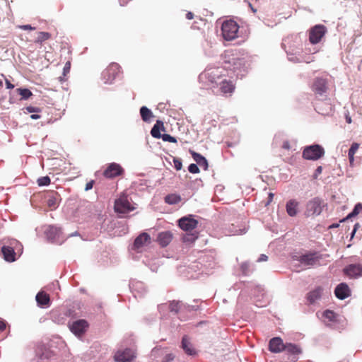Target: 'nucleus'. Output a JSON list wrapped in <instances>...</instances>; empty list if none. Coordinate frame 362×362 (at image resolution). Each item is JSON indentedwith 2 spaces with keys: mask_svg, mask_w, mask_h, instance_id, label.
<instances>
[{
  "mask_svg": "<svg viewBox=\"0 0 362 362\" xmlns=\"http://www.w3.org/2000/svg\"><path fill=\"white\" fill-rule=\"evenodd\" d=\"M226 68L236 72L237 76H243L242 72L246 71L247 66L244 58H232Z\"/></svg>",
  "mask_w": 362,
  "mask_h": 362,
  "instance_id": "7",
  "label": "nucleus"
},
{
  "mask_svg": "<svg viewBox=\"0 0 362 362\" xmlns=\"http://www.w3.org/2000/svg\"><path fill=\"white\" fill-rule=\"evenodd\" d=\"M45 233L47 238L52 243L60 245L64 241V237L62 236V232L60 228L49 226Z\"/></svg>",
  "mask_w": 362,
  "mask_h": 362,
  "instance_id": "6",
  "label": "nucleus"
},
{
  "mask_svg": "<svg viewBox=\"0 0 362 362\" xmlns=\"http://www.w3.org/2000/svg\"><path fill=\"white\" fill-rule=\"evenodd\" d=\"M344 273L350 279H358L362 276V264H351L344 269Z\"/></svg>",
  "mask_w": 362,
  "mask_h": 362,
  "instance_id": "11",
  "label": "nucleus"
},
{
  "mask_svg": "<svg viewBox=\"0 0 362 362\" xmlns=\"http://www.w3.org/2000/svg\"><path fill=\"white\" fill-rule=\"evenodd\" d=\"M160 127L163 128V123L158 120L151 129V134L153 137L160 139L163 134H160Z\"/></svg>",
  "mask_w": 362,
  "mask_h": 362,
  "instance_id": "32",
  "label": "nucleus"
},
{
  "mask_svg": "<svg viewBox=\"0 0 362 362\" xmlns=\"http://www.w3.org/2000/svg\"><path fill=\"white\" fill-rule=\"evenodd\" d=\"M193 17H194V14L192 12H188L186 14V18L188 20H192L193 18Z\"/></svg>",
  "mask_w": 362,
  "mask_h": 362,
  "instance_id": "60",
  "label": "nucleus"
},
{
  "mask_svg": "<svg viewBox=\"0 0 362 362\" xmlns=\"http://www.w3.org/2000/svg\"><path fill=\"white\" fill-rule=\"evenodd\" d=\"M119 73V66L116 63L111 64L102 74L105 83H112Z\"/></svg>",
  "mask_w": 362,
  "mask_h": 362,
  "instance_id": "8",
  "label": "nucleus"
},
{
  "mask_svg": "<svg viewBox=\"0 0 362 362\" xmlns=\"http://www.w3.org/2000/svg\"><path fill=\"white\" fill-rule=\"evenodd\" d=\"M362 210V204L358 203L355 205L353 211L345 218L340 221V222H344L346 219H349L354 216H356L359 214V212Z\"/></svg>",
  "mask_w": 362,
  "mask_h": 362,
  "instance_id": "34",
  "label": "nucleus"
},
{
  "mask_svg": "<svg viewBox=\"0 0 362 362\" xmlns=\"http://www.w3.org/2000/svg\"><path fill=\"white\" fill-rule=\"evenodd\" d=\"M267 259H268V257L266 255L262 254L260 255V257L258 258L257 262H266L267 260Z\"/></svg>",
  "mask_w": 362,
  "mask_h": 362,
  "instance_id": "52",
  "label": "nucleus"
},
{
  "mask_svg": "<svg viewBox=\"0 0 362 362\" xmlns=\"http://www.w3.org/2000/svg\"><path fill=\"white\" fill-rule=\"evenodd\" d=\"M325 154L324 148L318 145L314 144L305 147L303 151V157L306 160H317Z\"/></svg>",
  "mask_w": 362,
  "mask_h": 362,
  "instance_id": "4",
  "label": "nucleus"
},
{
  "mask_svg": "<svg viewBox=\"0 0 362 362\" xmlns=\"http://www.w3.org/2000/svg\"><path fill=\"white\" fill-rule=\"evenodd\" d=\"M70 71V62H67L66 63L64 69H63V71H64V74L66 75V73H69Z\"/></svg>",
  "mask_w": 362,
  "mask_h": 362,
  "instance_id": "51",
  "label": "nucleus"
},
{
  "mask_svg": "<svg viewBox=\"0 0 362 362\" xmlns=\"http://www.w3.org/2000/svg\"><path fill=\"white\" fill-rule=\"evenodd\" d=\"M321 294L322 288L320 287H318L308 293V300L310 303H314L318 299H320Z\"/></svg>",
  "mask_w": 362,
  "mask_h": 362,
  "instance_id": "30",
  "label": "nucleus"
},
{
  "mask_svg": "<svg viewBox=\"0 0 362 362\" xmlns=\"http://www.w3.org/2000/svg\"><path fill=\"white\" fill-rule=\"evenodd\" d=\"M322 166H318L316 170H315V174H314V177H317L320 174L322 173Z\"/></svg>",
  "mask_w": 362,
  "mask_h": 362,
  "instance_id": "53",
  "label": "nucleus"
},
{
  "mask_svg": "<svg viewBox=\"0 0 362 362\" xmlns=\"http://www.w3.org/2000/svg\"><path fill=\"white\" fill-rule=\"evenodd\" d=\"M324 206L323 200L319 197H315L306 204L305 215L306 216H319L322 213Z\"/></svg>",
  "mask_w": 362,
  "mask_h": 362,
  "instance_id": "3",
  "label": "nucleus"
},
{
  "mask_svg": "<svg viewBox=\"0 0 362 362\" xmlns=\"http://www.w3.org/2000/svg\"><path fill=\"white\" fill-rule=\"evenodd\" d=\"M250 264L248 262H244L241 264V269L243 273L245 275H248L250 273L249 271Z\"/></svg>",
  "mask_w": 362,
  "mask_h": 362,
  "instance_id": "44",
  "label": "nucleus"
},
{
  "mask_svg": "<svg viewBox=\"0 0 362 362\" xmlns=\"http://www.w3.org/2000/svg\"><path fill=\"white\" fill-rule=\"evenodd\" d=\"M334 293L337 298L344 300L350 296L351 291L346 284L341 283L336 287Z\"/></svg>",
  "mask_w": 362,
  "mask_h": 362,
  "instance_id": "19",
  "label": "nucleus"
},
{
  "mask_svg": "<svg viewBox=\"0 0 362 362\" xmlns=\"http://www.w3.org/2000/svg\"><path fill=\"white\" fill-rule=\"evenodd\" d=\"M327 28L323 25H316L310 30L309 40L312 44H317L320 42L322 37L325 35Z\"/></svg>",
  "mask_w": 362,
  "mask_h": 362,
  "instance_id": "9",
  "label": "nucleus"
},
{
  "mask_svg": "<svg viewBox=\"0 0 362 362\" xmlns=\"http://www.w3.org/2000/svg\"><path fill=\"white\" fill-rule=\"evenodd\" d=\"M151 237L146 233H142L139 236L136 238L134 240L133 246L132 247V250H134L137 252H141L142 248L150 243Z\"/></svg>",
  "mask_w": 362,
  "mask_h": 362,
  "instance_id": "13",
  "label": "nucleus"
},
{
  "mask_svg": "<svg viewBox=\"0 0 362 362\" xmlns=\"http://www.w3.org/2000/svg\"><path fill=\"white\" fill-rule=\"evenodd\" d=\"M88 327V323L84 320H78L74 321L72 324L69 325L70 330L73 332L76 336H81L83 334L86 328Z\"/></svg>",
  "mask_w": 362,
  "mask_h": 362,
  "instance_id": "16",
  "label": "nucleus"
},
{
  "mask_svg": "<svg viewBox=\"0 0 362 362\" xmlns=\"http://www.w3.org/2000/svg\"><path fill=\"white\" fill-rule=\"evenodd\" d=\"M129 287L133 292H136L138 294L143 295L146 292V288L142 282L132 281L129 284Z\"/></svg>",
  "mask_w": 362,
  "mask_h": 362,
  "instance_id": "29",
  "label": "nucleus"
},
{
  "mask_svg": "<svg viewBox=\"0 0 362 362\" xmlns=\"http://www.w3.org/2000/svg\"><path fill=\"white\" fill-rule=\"evenodd\" d=\"M284 350L291 354H298L300 352L298 347L293 344H286L284 345Z\"/></svg>",
  "mask_w": 362,
  "mask_h": 362,
  "instance_id": "36",
  "label": "nucleus"
},
{
  "mask_svg": "<svg viewBox=\"0 0 362 362\" xmlns=\"http://www.w3.org/2000/svg\"><path fill=\"white\" fill-rule=\"evenodd\" d=\"M59 195L57 192H50L47 196V204L49 207L55 209L58 206Z\"/></svg>",
  "mask_w": 362,
  "mask_h": 362,
  "instance_id": "28",
  "label": "nucleus"
},
{
  "mask_svg": "<svg viewBox=\"0 0 362 362\" xmlns=\"http://www.w3.org/2000/svg\"><path fill=\"white\" fill-rule=\"evenodd\" d=\"M158 242L161 247H166L173 240V233L170 231H163L158 234Z\"/></svg>",
  "mask_w": 362,
  "mask_h": 362,
  "instance_id": "23",
  "label": "nucleus"
},
{
  "mask_svg": "<svg viewBox=\"0 0 362 362\" xmlns=\"http://www.w3.org/2000/svg\"><path fill=\"white\" fill-rule=\"evenodd\" d=\"M235 89V86L232 82L228 81L226 78H222L218 83V87L213 89L216 94L232 93Z\"/></svg>",
  "mask_w": 362,
  "mask_h": 362,
  "instance_id": "10",
  "label": "nucleus"
},
{
  "mask_svg": "<svg viewBox=\"0 0 362 362\" xmlns=\"http://www.w3.org/2000/svg\"><path fill=\"white\" fill-rule=\"evenodd\" d=\"M246 233V229L244 228L243 229H235L230 231V235H241Z\"/></svg>",
  "mask_w": 362,
  "mask_h": 362,
  "instance_id": "46",
  "label": "nucleus"
},
{
  "mask_svg": "<svg viewBox=\"0 0 362 362\" xmlns=\"http://www.w3.org/2000/svg\"><path fill=\"white\" fill-rule=\"evenodd\" d=\"M358 148H359V144H358L353 143L352 145L351 146L349 150V153H351V154L355 155V153L357 151V150L358 149Z\"/></svg>",
  "mask_w": 362,
  "mask_h": 362,
  "instance_id": "45",
  "label": "nucleus"
},
{
  "mask_svg": "<svg viewBox=\"0 0 362 362\" xmlns=\"http://www.w3.org/2000/svg\"><path fill=\"white\" fill-rule=\"evenodd\" d=\"M188 170L191 173H199V168L197 164L192 163L188 167Z\"/></svg>",
  "mask_w": 362,
  "mask_h": 362,
  "instance_id": "42",
  "label": "nucleus"
},
{
  "mask_svg": "<svg viewBox=\"0 0 362 362\" xmlns=\"http://www.w3.org/2000/svg\"><path fill=\"white\" fill-rule=\"evenodd\" d=\"M192 156L193 159L196 161L197 165L203 168L205 170H207L208 161L205 157L196 152H192Z\"/></svg>",
  "mask_w": 362,
  "mask_h": 362,
  "instance_id": "27",
  "label": "nucleus"
},
{
  "mask_svg": "<svg viewBox=\"0 0 362 362\" xmlns=\"http://www.w3.org/2000/svg\"><path fill=\"white\" fill-rule=\"evenodd\" d=\"M284 345L281 338L274 337L269 341V349L272 353H279L284 350Z\"/></svg>",
  "mask_w": 362,
  "mask_h": 362,
  "instance_id": "21",
  "label": "nucleus"
},
{
  "mask_svg": "<svg viewBox=\"0 0 362 362\" xmlns=\"http://www.w3.org/2000/svg\"><path fill=\"white\" fill-rule=\"evenodd\" d=\"M17 92L21 95L22 99L26 100L30 98L33 93L28 88H18Z\"/></svg>",
  "mask_w": 362,
  "mask_h": 362,
  "instance_id": "37",
  "label": "nucleus"
},
{
  "mask_svg": "<svg viewBox=\"0 0 362 362\" xmlns=\"http://www.w3.org/2000/svg\"><path fill=\"white\" fill-rule=\"evenodd\" d=\"M18 28L20 29L24 30H33L35 29V28L32 27L30 25H19Z\"/></svg>",
  "mask_w": 362,
  "mask_h": 362,
  "instance_id": "49",
  "label": "nucleus"
},
{
  "mask_svg": "<svg viewBox=\"0 0 362 362\" xmlns=\"http://www.w3.org/2000/svg\"><path fill=\"white\" fill-rule=\"evenodd\" d=\"M26 110L28 112H38L40 111V109L38 107H33V106H28L26 107Z\"/></svg>",
  "mask_w": 362,
  "mask_h": 362,
  "instance_id": "48",
  "label": "nucleus"
},
{
  "mask_svg": "<svg viewBox=\"0 0 362 362\" xmlns=\"http://www.w3.org/2000/svg\"><path fill=\"white\" fill-rule=\"evenodd\" d=\"M160 138H162V139L164 141H168V142H172V143L177 142V139L175 137H173L168 134H163Z\"/></svg>",
  "mask_w": 362,
  "mask_h": 362,
  "instance_id": "41",
  "label": "nucleus"
},
{
  "mask_svg": "<svg viewBox=\"0 0 362 362\" xmlns=\"http://www.w3.org/2000/svg\"><path fill=\"white\" fill-rule=\"evenodd\" d=\"M174 359L173 354H168L162 362H171Z\"/></svg>",
  "mask_w": 362,
  "mask_h": 362,
  "instance_id": "50",
  "label": "nucleus"
},
{
  "mask_svg": "<svg viewBox=\"0 0 362 362\" xmlns=\"http://www.w3.org/2000/svg\"><path fill=\"white\" fill-rule=\"evenodd\" d=\"M135 209L134 206L129 202L128 197L125 195L115 200V210L117 213L127 214Z\"/></svg>",
  "mask_w": 362,
  "mask_h": 362,
  "instance_id": "5",
  "label": "nucleus"
},
{
  "mask_svg": "<svg viewBox=\"0 0 362 362\" xmlns=\"http://www.w3.org/2000/svg\"><path fill=\"white\" fill-rule=\"evenodd\" d=\"M93 181H90L86 183L85 190L88 191L93 188Z\"/></svg>",
  "mask_w": 362,
  "mask_h": 362,
  "instance_id": "54",
  "label": "nucleus"
},
{
  "mask_svg": "<svg viewBox=\"0 0 362 362\" xmlns=\"http://www.w3.org/2000/svg\"><path fill=\"white\" fill-rule=\"evenodd\" d=\"M198 224V222L194 218L189 217H182L178 221V226L181 229L185 231H190L194 229Z\"/></svg>",
  "mask_w": 362,
  "mask_h": 362,
  "instance_id": "15",
  "label": "nucleus"
},
{
  "mask_svg": "<svg viewBox=\"0 0 362 362\" xmlns=\"http://www.w3.org/2000/svg\"><path fill=\"white\" fill-rule=\"evenodd\" d=\"M239 25L233 20H227L223 22L221 25V34L225 40L230 41L238 37Z\"/></svg>",
  "mask_w": 362,
  "mask_h": 362,
  "instance_id": "2",
  "label": "nucleus"
},
{
  "mask_svg": "<svg viewBox=\"0 0 362 362\" xmlns=\"http://www.w3.org/2000/svg\"><path fill=\"white\" fill-rule=\"evenodd\" d=\"M322 317L324 322L328 323L334 321L336 315L333 311L327 310L323 313Z\"/></svg>",
  "mask_w": 362,
  "mask_h": 362,
  "instance_id": "33",
  "label": "nucleus"
},
{
  "mask_svg": "<svg viewBox=\"0 0 362 362\" xmlns=\"http://www.w3.org/2000/svg\"><path fill=\"white\" fill-rule=\"evenodd\" d=\"M273 197H274V194L272 192H269V197H268V201L265 204L266 206L269 205L272 202Z\"/></svg>",
  "mask_w": 362,
  "mask_h": 362,
  "instance_id": "56",
  "label": "nucleus"
},
{
  "mask_svg": "<svg viewBox=\"0 0 362 362\" xmlns=\"http://www.w3.org/2000/svg\"><path fill=\"white\" fill-rule=\"evenodd\" d=\"M350 164L352 165L354 161V155L348 153Z\"/></svg>",
  "mask_w": 362,
  "mask_h": 362,
  "instance_id": "59",
  "label": "nucleus"
},
{
  "mask_svg": "<svg viewBox=\"0 0 362 362\" xmlns=\"http://www.w3.org/2000/svg\"><path fill=\"white\" fill-rule=\"evenodd\" d=\"M288 59L289 61L291 62H300V60L298 57H297V56H296L295 54H288Z\"/></svg>",
  "mask_w": 362,
  "mask_h": 362,
  "instance_id": "47",
  "label": "nucleus"
},
{
  "mask_svg": "<svg viewBox=\"0 0 362 362\" xmlns=\"http://www.w3.org/2000/svg\"><path fill=\"white\" fill-rule=\"evenodd\" d=\"M181 200L180 196L177 194H168L165 197V202L168 204H176Z\"/></svg>",
  "mask_w": 362,
  "mask_h": 362,
  "instance_id": "35",
  "label": "nucleus"
},
{
  "mask_svg": "<svg viewBox=\"0 0 362 362\" xmlns=\"http://www.w3.org/2000/svg\"><path fill=\"white\" fill-rule=\"evenodd\" d=\"M339 226V223H333L332 225L329 226V228H338Z\"/></svg>",
  "mask_w": 362,
  "mask_h": 362,
  "instance_id": "62",
  "label": "nucleus"
},
{
  "mask_svg": "<svg viewBox=\"0 0 362 362\" xmlns=\"http://www.w3.org/2000/svg\"><path fill=\"white\" fill-rule=\"evenodd\" d=\"M37 182L39 186H47L50 183V178L48 176L41 177Z\"/></svg>",
  "mask_w": 362,
  "mask_h": 362,
  "instance_id": "39",
  "label": "nucleus"
},
{
  "mask_svg": "<svg viewBox=\"0 0 362 362\" xmlns=\"http://www.w3.org/2000/svg\"><path fill=\"white\" fill-rule=\"evenodd\" d=\"M119 2L122 6H124V4H126V2L124 1H122V0H119Z\"/></svg>",
  "mask_w": 362,
  "mask_h": 362,
  "instance_id": "64",
  "label": "nucleus"
},
{
  "mask_svg": "<svg viewBox=\"0 0 362 362\" xmlns=\"http://www.w3.org/2000/svg\"><path fill=\"white\" fill-rule=\"evenodd\" d=\"M313 89L315 93L319 95H322L327 90V82L325 79L317 78L315 79Z\"/></svg>",
  "mask_w": 362,
  "mask_h": 362,
  "instance_id": "20",
  "label": "nucleus"
},
{
  "mask_svg": "<svg viewBox=\"0 0 362 362\" xmlns=\"http://www.w3.org/2000/svg\"><path fill=\"white\" fill-rule=\"evenodd\" d=\"M299 202L296 199H291L287 202L286 210L289 216H296L298 213Z\"/></svg>",
  "mask_w": 362,
  "mask_h": 362,
  "instance_id": "22",
  "label": "nucleus"
},
{
  "mask_svg": "<svg viewBox=\"0 0 362 362\" xmlns=\"http://www.w3.org/2000/svg\"><path fill=\"white\" fill-rule=\"evenodd\" d=\"M346 122H347V123L350 124V123L351 122V117H350L349 116H348V115H347V116L346 117Z\"/></svg>",
  "mask_w": 362,
  "mask_h": 362,
  "instance_id": "63",
  "label": "nucleus"
},
{
  "mask_svg": "<svg viewBox=\"0 0 362 362\" xmlns=\"http://www.w3.org/2000/svg\"><path fill=\"white\" fill-rule=\"evenodd\" d=\"M223 69L220 67L208 68L199 75V79L214 89L218 87V83L223 78Z\"/></svg>",
  "mask_w": 362,
  "mask_h": 362,
  "instance_id": "1",
  "label": "nucleus"
},
{
  "mask_svg": "<svg viewBox=\"0 0 362 362\" xmlns=\"http://www.w3.org/2000/svg\"><path fill=\"white\" fill-rule=\"evenodd\" d=\"M6 88L8 89H12L14 88V85L12 84L8 80L6 79Z\"/></svg>",
  "mask_w": 362,
  "mask_h": 362,
  "instance_id": "57",
  "label": "nucleus"
},
{
  "mask_svg": "<svg viewBox=\"0 0 362 362\" xmlns=\"http://www.w3.org/2000/svg\"><path fill=\"white\" fill-rule=\"evenodd\" d=\"M50 34L47 32H40L38 33V37L35 40L37 43H42V42L48 40L50 37Z\"/></svg>",
  "mask_w": 362,
  "mask_h": 362,
  "instance_id": "38",
  "label": "nucleus"
},
{
  "mask_svg": "<svg viewBox=\"0 0 362 362\" xmlns=\"http://www.w3.org/2000/svg\"><path fill=\"white\" fill-rule=\"evenodd\" d=\"M135 357V352L131 349L119 350L115 355V360L117 362H130Z\"/></svg>",
  "mask_w": 362,
  "mask_h": 362,
  "instance_id": "12",
  "label": "nucleus"
},
{
  "mask_svg": "<svg viewBox=\"0 0 362 362\" xmlns=\"http://www.w3.org/2000/svg\"><path fill=\"white\" fill-rule=\"evenodd\" d=\"M169 309H170V312L177 313L180 311L195 310H197V308L193 305H186L180 301L173 300V301L170 302V303L169 305Z\"/></svg>",
  "mask_w": 362,
  "mask_h": 362,
  "instance_id": "17",
  "label": "nucleus"
},
{
  "mask_svg": "<svg viewBox=\"0 0 362 362\" xmlns=\"http://www.w3.org/2000/svg\"><path fill=\"white\" fill-rule=\"evenodd\" d=\"M123 172L124 170L119 164L112 163L104 171L103 175L107 178H112L122 175Z\"/></svg>",
  "mask_w": 362,
  "mask_h": 362,
  "instance_id": "14",
  "label": "nucleus"
},
{
  "mask_svg": "<svg viewBox=\"0 0 362 362\" xmlns=\"http://www.w3.org/2000/svg\"><path fill=\"white\" fill-rule=\"evenodd\" d=\"M1 252L6 261L12 262L16 260V252L14 249L10 246H3Z\"/></svg>",
  "mask_w": 362,
  "mask_h": 362,
  "instance_id": "24",
  "label": "nucleus"
},
{
  "mask_svg": "<svg viewBox=\"0 0 362 362\" xmlns=\"http://www.w3.org/2000/svg\"><path fill=\"white\" fill-rule=\"evenodd\" d=\"M40 117V116L39 115H37V114H33V115H30V118L32 119H37Z\"/></svg>",
  "mask_w": 362,
  "mask_h": 362,
  "instance_id": "61",
  "label": "nucleus"
},
{
  "mask_svg": "<svg viewBox=\"0 0 362 362\" xmlns=\"http://www.w3.org/2000/svg\"><path fill=\"white\" fill-rule=\"evenodd\" d=\"M140 115L143 121L148 122L153 117V113L150 109L146 106H142L140 108Z\"/></svg>",
  "mask_w": 362,
  "mask_h": 362,
  "instance_id": "31",
  "label": "nucleus"
},
{
  "mask_svg": "<svg viewBox=\"0 0 362 362\" xmlns=\"http://www.w3.org/2000/svg\"><path fill=\"white\" fill-rule=\"evenodd\" d=\"M37 303L40 307H47L49 304V296L44 291H40L35 296Z\"/></svg>",
  "mask_w": 362,
  "mask_h": 362,
  "instance_id": "26",
  "label": "nucleus"
},
{
  "mask_svg": "<svg viewBox=\"0 0 362 362\" xmlns=\"http://www.w3.org/2000/svg\"><path fill=\"white\" fill-rule=\"evenodd\" d=\"M174 167L177 170H180L182 168V163L180 159L173 158Z\"/></svg>",
  "mask_w": 362,
  "mask_h": 362,
  "instance_id": "43",
  "label": "nucleus"
},
{
  "mask_svg": "<svg viewBox=\"0 0 362 362\" xmlns=\"http://www.w3.org/2000/svg\"><path fill=\"white\" fill-rule=\"evenodd\" d=\"M6 327V322L4 320H0V331H3Z\"/></svg>",
  "mask_w": 362,
  "mask_h": 362,
  "instance_id": "55",
  "label": "nucleus"
},
{
  "mask_svg": "<svg viewBox=\"0 0 362 362\" xmlns=\"http://www.w3.org/2000/svg\"><path fill=\"white\" fill-rule=\"evenodd\" d=\"M320 257L317 253H310L300 257V262L304 265L313 266L319 263Z\"/></svg>",
  "mask_w": 362,
  "mask_h": 362,
  "instance_id": "18",
  "label": "nucleus"
},
{
  "mask_svg": "<svg viewBox=\"0 0 362 362\" xmlns=\"http://www.w3.org/2000/svg\"><path fill=\"white\" fill-rule=\"evenodd\" d=\"M181 346L182 349L185 351V352L189 356H193L196 354V351L193 348L192 344H191L187 336L183 337L182 339Z\"/></svg>",
  "mask_w": 362,
  "mask_h": 362,
  "instance_id": "25",
  "label": "nucleus"
},
{
  "mask_svg": "<svg viewBox=\"0 0 362 362\" xmlns=\"http://www.w3.org/2000/svg\"><path fill=\"white\" fill-rule=\"evenodd\" d=\"M359 227V223H356L354 225V229L352 230V233H351V238L354 237L356 231L357 230L358 228Z\"/></svg>",
  "mask_w": 362,
  "mask_h": 362,
  "instance_id": "58",
  "label": "nucleus"
},
{
  "mask_svg": "<svg viewBox=\"0 0 362 362\" xmlns=\"http://www.w3.org/2000/svg\"><path fill=\"white\" fill-rule=\"evenodd\" d=\"M183 242L185 243H194L197 239V235L194 234H187L183 238Z\"/></svg>",
  "mask_w": 362,
  "mask_h": 362,
  "instance_id": "40",
  "label": "nucleus"
}]
</instances>
